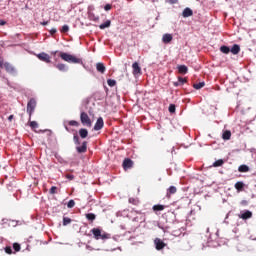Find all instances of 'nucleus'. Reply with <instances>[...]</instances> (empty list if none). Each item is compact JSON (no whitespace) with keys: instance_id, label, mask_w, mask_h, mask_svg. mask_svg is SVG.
<instances>
[{"instance_id":"30","label":"nucleus","mask_w":256,"mask_h":256,"mask_svg":"<svg viewBox=\"0 0 256 256\" xmlns=\"http://www.w3.org/2000/svg\"><path fill=\"white\" fill-rule=\"evenodd\" d=\"M71 218L69 217H63V225L64 227H67V225L71 224Z\"/></svg>"},{"instance_id":"38","label":"nucleus","mask_w":256,"mask_h":256,"mask_svg":"<svg viewBox=\"0 0 256 256\" xmlns=\"http://www.w3.org/2000/svg\"><path fill=\"white\" fill-rule=\"evenodd\" d=\"M5 253H7L8 255L13 254V249L11 248V246H6L5 247Z\"/></svg>"},{"instance_id":"31","label":"nucleus","mask_w":256,"mask_h":256,"mask_svg":"<svg viewBox=\"0 0 256 256\" xmlns=\"http://www.w3.org/2000/svg\"><path fill=\"white\" fill-rule=\"evenodd\" d=\"M56 67L59 71H67V66L65 64H57Z\"/></svg>"},{"instance_id":"24","label":"nucleus","mask_w":256,"mask_h":256,"mask_svg":"<svg viewBox=\"0 0 256 256\" xmlns=\"http://www.w3.org/2000/svg\"><path fill=\"white\" fill-rule=\"evenodd\" d=\"M85 217L88 221H91V223H93V221H95V219H97V215H95L93 213H87V214H85Z\"/></svg>"},{"instance_id":"35","label":"nucleus","mask_w":256,"mask_h":256,"mask_svg":"<svg viewBox=\"0 0 256 256\" xmlns=\"http://www.w3.org/2000/svg\"><path fill=\"white\" fill-rule=\"evenodd\" d=\"M13 249H14V251H16V252L21 251V244H19V243H14V244H13Z\"/></svg>"},{"instance_id":"1","label":"nucleus","mask_w":256,"mask_h":256,"mask_svg":"<svg viewBox=\"0 0 256 256\" xmlns=\"http://www.w3.org/2000/svg\"><path fill=\"white\" fill-rule=\"evenodd\" d=\"M59 57L63 60L66 61L67 63H75V64H81L83 63V60L81 58H77L71 54L65 53V52H60Z\"/></svg>"},{"instance_id":"37","label":"nucleus","mask_w":256,"mask_h":256,"mask_svg":"<svg viewBox=\"0 0 256 256\" xmlns=\"http://www.w3.org/2000/svg\"><path fill=\"white\" fill-rule=\"evenodd\" d=\"M31 129H37L39 127V124L36 121L30 122Z\"/></svg>"},{"instance_id":"4","label":"nucleus","mask_w":256,"mask_h":256,"mask_svg":"<svg viewBox=\"0 0 256 256\" xmlns=\"http://www.w3.org/2000/svg\"><path fill=\"white\" fill-rule=\"evenodd\" d=\"M35 107H37V101L35 98H31L27 104V113L31 119V115H33V111H35Z\"/></svg>"},{"instance_id":"50","label":"nucleus","mask_w":256,"mask_h":256,"mask_svg":"<svg viewBox=\"0 0 256 256\" xmlns=\"http://www.w3.org/2000/svg\"><path fill=\"white\" fill-rule=\"evenodd\" d=\"M66 131H69V127L65 126Z\"/></svg>"},{"instance_id":"46","label":"nucleus","mask_w":256,"mask_h":256,"mask_svg":"<svg viewBox=\"0 0 256 256\" xmlns=\"http://www.w3.org/2000/svg\"><path fill=\"white\" fill-rule=\"evenodd\" d=\"M48 24H49V21H44V22L40 23V25H43V26L48 25Z\"/></svg>"},{"instance_id":"33","label":"nucleus","mask_w":256,"mask_h":256,"mask_svg":"<svg viewBox=\"0 0 256 256\" xmlns=\"http://www.w3.org/2000/svg\"><path fill=\"white\" fill-rule=\"evenodd\" d=\"M68 125H70V127H79V122H77L75 120H70L68 122Z\"/></svg>"},{"instance_id":"39","label":"nucleus","mask_w":256,"mask_h":256,"mask_svg":"<svg viewBox=\"0 0 256 256\" xmlns=\"http://www.w3.org/2000/svg\"><path fill=\"white\" fill-rule=\"evenodd\" d=\"M175 109H176L175 104H170L169 108H168V111H169V113H175Z\"/></svg>"},{"instance_id":"26","label":"nucleus","mask_w":256,"mask_h":256,"mask_svg":"<svg viewBox=\"0 0 256 256\" xmlns=\"http://www.w3.org/2000/svg\"><path fill=\"white\" fill-rule=\"evenodd\" d=\"M108 27H111V20H107L105 23H102L99 25V29H107Z\"/></svg>"},{"instance_id":"47","label":"nucleus","mask_w":256,"mask_h":256,"mask_svg":"<svg viewBox=\"0 0 256 256\" xmlns=\"http://www.w3.org/2000/svg\"><path fill=\"white\" fill-rule=\"evenodd\" d=\"M241 205H244V206L248 205L247 200H243V201L241 202Z\"/></svg>"},{"instance_id":"10","label":"nucleus","mask_w":256,"mask_h":256,"mask_svg":"<svg viewBox=\"0 0 256 256\" xmlns=\"http://www.w3.org/2000/svg\"><path fill=\"white\" fill-rule=\"evenodd\" d=\"M239 219H243L244 221H247V219H251L253 217V212L249 210H245L244 212H241L240 215H238Z\"/></svg>"},{"instance_id":"36","label":"nucleus","mask_w":256,"mask_h":256,"mask_svg":"<svg viewBox=\"0 0 256 256\" xmlns=\"http://www.w3.org/2000/svg\"><path fill=\"white\" fill-rule=\"evenodd\" d=\"M67 207L68 209H73V207H75V200H69Z\"/></svg>"},{"instance_id":"23","label":"nucleus","mask_w":256,"mask_h":256,"mask_svg":"<svg viewBox=\"0 0 256 256\" xmlns=\"http://www.w3.org/2000/svg\"><path fill=\"white\" fill-rule=\"evenodd\" d=\"M222 139H224V141H229V139H231V131H224L222 134Z\"/></svg>"},{"instance_id":"13","label":"nucleus","mask_w":256,"mask_h":256,"mask_svg":"<svg viewBox=\"0 0 256 256\" xmlns=\"http://www.w3.org/2000/svg\"><path fill=\"white\" fill-rule=\"evenodd\" d=\"M175 193H177V187H175V186H170V187L167 189V192H166V197H167V199H171V196H172V195H175Z\"/></svg>"},{"instance_id":"19","label":"nucleus","mask_w":256,"mask_h":256,"mask_svg":"<svg viewBox=\"0 0 256 256\" xmlns=\"http://www.w3.org/2000/svg\"><path fill=\"white\" fill-rule=\"evenodd\" d=\"M96 70L98 71V73H102V74L105 73L106 71L105 64L98 62L96 64Z\"/></svg>"},{"instance_id":"48","label":"nucleus","mask_w":256,"mask_h":256,"mask_svg":"<svg viewBox=\"0 0 256 256\" xmlns=\"http://www.w3.org/2000/svg\"><path fill=\"white\" fill-rule=\"evenodd\" d=\"M13 118H14V116H13V115H10V116L8 117V121H13Z\"/></svg>"},{"instance_id":"34","label":"nucleus","mask_w":256,"mask_h":256,"mask_svg":"<svg viewBox=\"0 0 256 256\" xmlns=\"http://www.w3.org/2000/svg\"><path fill=\"white\" fill-rule=\"evenodd\" d=\"M107 83H108L109 87H115V85H117V81H115L113 79H108Z\"/></svg>"},{"instance_id":"43","label":"nucleus","mask_w":256,"mask_h":256,"mask_svg":"<svg viewBox=\"0 0 256 256\" xmlns=\"http://www.w3.org/2000/svg\"><path fill=\"white\" fill-rule=\"evenodd\" d=\"M105 11H111V4H106L104 6Z\"/></svg>"},{"instance_id":"42","label":"nucleus","mask_w":256,"mask_h":256,"mask_svg":"<svg viewBox=\"0 0 256 256\" xmlns=\"http://www.w3.org/2000/svg\"><path fill=\"white\" fill-rule=\"evenodd\" d=\"M66 179H69V181H73L75 179V176L73 174H66Z\"/></svg>"},{"instance_id":"15","label":"nucleus","mask_w":256,"mask_h":256,"mask_svg":"<svg viewBox=\"0 0 256 256\" xmlns=\"http://www.w3.org/2000/svg\"><path fill=\"white\" fill-rule=\"evenodd\" d=\"M240 51H241V47L238 44H234L230 49V52L232 55H239Z\"/></svg>"},{"instance_id":"16","label":"nucleus","mask_w":256,"mask_h":256,"mask_svg":"<svg viewBox=\"0 0 256 256\" xmlns=\"http://www.w3.org/2000/svg\"><path fill=\"white\" fill-rule=\"evenodd\" d=\"M187 83V78L178 77L177 82H173L174 87H179L180 85H185Z\"/></svg>"},{"instance_id":"32","label":"nucleus","mask_w":256,"mask_h":256,"mask_svg":"<svg viewBox=\"0 0 256 256\" xmlns=\"http://www.w3.org/2000/svg\"><path fill=\"white\" fill-rule=\"evenodd\" d=\"M73 141L75 145H81V142L79 141V135H77V133L74 134Z\"/></svg>"},{"instance_id":"12","label":"nucleus","mask_w":256,"mask_h":256,"mask_svg":"<svg viewBox=\"0 0 256 256\" xmlns=\"http://www.w3.org/2000/svg\"><path fill=\"white\" fill-rule=\"evenodd\" d=\"M234 187L238 193L245 191V183H243V181L236 182Z\"/></svg>"},{"instance_id":"17","label":"nucleus","mask_w":256,"mask_h":256,"mask_svg":"<svg viewBox=\"0 0 256 256\" xmlns=\"http://www.w3.org/2000/svg\"><path fill=\"white\" fill-rule=\"evenodd\" d=\"M193 15V10L191 8H185L182 12V17L187 18V17H192Z\"/></svg>"},{"instance_id":"44","label":"nucleus","mask_w":256,"mask_h":256,"mask_svg":"<svg viewBox=\"0 0 256 256\" xmlns=\"http://www.w3.org/2000/svg\"><path fill=\"white\" fill-rule=\"evenodd\" d=\"M49 32L50 35H55V33H57V28H52Z\"/></svg>"},{"instance_id":"41","label":"nucleus","mask_w":256,"mask_h":256,"mask_svg":"<svg viewBox=\"0 0 256 256\" xmlns=\"http://www.w3.org/2000/svg\"><path fill=\"white\" fill-rule=\"evenodd\" d=\"M69 31V26L68 25H63L61 29V33H67Z\"/></svg>"},{"instance_id":"18","label":"nucleus","mask_w":256,"mask_h":256,"mask_svg":"<svg viewBox=\"0 0 256 256\" xmlns=\"http://www.w3.org/2000/svg\"><path fill=\"white\" fill-rule=\"evenodd\" d=\"M162 41L165 44L171 43V41H173V35H171V34H164L163 37H162Z\"/></svg>"},{"instance_id":"20","label":"nucleus","mask_w":256,"mask_h":256,"mask_svg":"<svg viewBox=\"0 0 256 256\" xmlns=\"http://www.w3.org/2000/svg\"><path fill=\"white\" fill-rule=\"evenodd\" d=\"M79 135H80L81 139H87V137L89 135V131L85 128H81L79 130Z\"/></svg>"},{"instance_id":"11","label":"nucleus","mask_w":256,"mask_h":256,"mask_svg":"<svg viewBox=\"0 0 256 256\" xmlns=\"http://www.w3.org/2000/svg\"><path fill=\"white\" fill-rule=\"evenodd\" d=\"M122 167L125 171H127V169H131L133 167V160L129 158L124 159Z\"/></svg>"},{"instance_id":"29","label":"nucleus","mask_w":256,"mask_h":256,"mask_svg":"<svg viewBox=\"0 0 256 256\" xmlns=\"http://www.w3.org/2000/svg\"><path fill=\"white\" fill-rule=\"evenodd\" d=\"M193 87H194V89H203V87H205V82L193 84Z\"/></svg>"},{"instance_id":"27","label":"nucleus","mask_w":256,"mask_h":256,"mask_svg":"<svg viewBox=\"0 0 256 256\" xmlns=\"http://www.w3.org/2000/svg\"><path fill=\"white\" fill-rule=\"evenodd\" d=\"M153 211H164L165 210V206L161 205V204H156L152 207Z\"/></svg>"},{"instance_id":"9","label":"nucleus","mask_w":256,"mask_h":256,"mask_svg":"<svg viewBox=\"0 0 256 256\" xmlns=\"http://www.w3.org/2000/svg\"><path fill=\"white\" fill-rule=\"evenodd\" d=\"M132 69H133L132 73H133V75H134L135 77H137V76H139V75H142L141 66H139V63L134 62V63L132 64Z\"/></svg>"},{"instance_id":"8","label":"nucleus","mask_w":256,"mask_h":256,"mask_svg":"<svg viewBox=\"0 0 256 256\" xmlns=\"http://www.w3.org/2000/svg\"><path fill=\"white\" fill-rule=\"evenodd\" d=\"M103 127H105V122L103 121V117H99L94 125V131H101Z\"/></svg>"},{"instance_id":"3","label":"nucleus","mask_w":256,"mask_h":256,"mask_svg":"<svg viewBox=\"0 0 256 256\" xmlns=\"http://www.w3.org/2000/svg\"><path fill=\"white\" fill-rule=\"evenodd\" d=\"M91 233L92 235H94V238L96 240H99V239H109V234L107 233H101V230L99 228H93L91 230Z\"/></svg>"},{"instance_id":"21","label":"nucleus","mask_w":256,"mask_h":256,"mask_svg":"<svg viewBox=\"0 0 256 256\" xmlns=\"http://www.w3.org/2000/svg\"><path fill=\"white\" fill-rule=\"evenodd\" d=\"M177 68H178V72L181 73L182 75L187 74V72L189 71V68H187L186 65H179Z\"/></svg>"},{"instance_id":"49","label":"nucleus","mask_w":256,"mask_h":256,"mask_svg":"<svg viewBox=\"0 0 256 256\" xmlns=\"http://www.w3.org/2000/svg\"><path fill=\"white\" fill-rule=\"evenodd\" d=\"M5 23H6V22L3 21V20L0 21V25H5Z\"/></svg>"},{"instance_id":"22","label":"nucleus","mask_w":256,"mask_h":256,"mask_svg":"<svg viewBox=\"0 0 256 256\" xmlns=\"http://www.w3.org/2000/svg\"><path fill=\"white\" fill-rule=\"evenodd\" d=\"M239 173H249V166L242 164L238 167Z\"/></svg>"},{"instance_id":"14","label":"nucleus","mask_w":256,"mask_h":256,"mask_svg":"<svg viewBox=\"0 0 256 256\" xmlns=\"http://www.w3.org/2000/svg\"><path fill=\"white\" fill-rule=\"evenodd\" d=\"M77 153H87V141L82 142L81 146L76 147Z\"/></svg>"},{"instance_id":"40","label":"nucleus","mask_w":256,"mask_h":256,"mask_svg":"<svg viewBox=\"0 0 256 256\" xmlns=\"http://www.w3.org/2000/svg\"><path fill=\"white\" fill-rule=\"evenodd\" d=\"M57 193V187L56 186H52L50 188V195H55Z\"/></svg>"},{"instance_id":"45","label":"nucleus","mask_w":256,"mask_h":256,"mask_svg":"<svg viewBox=\"0 0 256 256\" xmlns=\"http://www.w3.org/2000/svg\"><path fill=\"white\" fill-rule=\"evenodd\" d=\"M129 203H133V205H136L137 200H135L134 198H129Z\"/></svg>"},{"instance_id":"28","label":"nucleus","mask_w":256,"mask_h":256,"mask_svg":"<svg viewBox=\"0 0 256 256\" xmlns=\"http://www.w3.org/2000/svg\"><path fill=\"white\" fill-rule=\"evenodd\" d=\"M224 163L225 161L223 159H219L213 163V167H221Z\"/></svg>"},{"instance_id":"7","label":"nucleus","mask_w":256,"mask_h":256,"mask_svg":"<svg viewBox=\"0 0 256 256\" xmlns=\"http://www.w3.org/2000/svg\"><path fill=\"white\" fill-rule=\"evenodd\" d=\"M36 57H38V59L40 61H43L44 63H51V56H49V54H47L45 52L37 54Z\"/></svg>"},{"instance_id":"25","label":"nucleus","mask_w":256,"mask_h":256,"mask_svg":"<svg viewBox=\"0 0 256 256\" xmlns=\"http://www.w3.org/2000/svg\"><path fill=\"white\" fill-rule=\"evenodd\" d=\"M220 51L225 55H229V53H231V48H229V46H221Z\"/></svg>"},{"instance_id":"6","label":"nucleus","mask_w":256,"mask_h":256,"mask_svg":"<svg viewBox=\"0 0 256 256\" xmlns=\"http://www.w3.org/2000/svg\"><path fill=\"white\" fill-rule=\"evenodd\" d=\"M154 245H155L157 251H161V249H165V247H167V244L165 242H163V240H161V238H156L154 240Z\"/></svg>"},{"instance_id":"5","label":"nucleus","mask_w":256,"mask_h":256,"mask_svg":"<svg viewBox=\"0 0 256 256\" xmlns=\"http://www.w3.org/2000/svg\"><path fill=\"white\" fill-rule=\"evenodd\" d=\"M1 69H5V71L10 75H16L17 73V70L9 62H4L3 65L1 66Z\"/></svg>"},{"instance_id":"2","label":"nucleus","mask_w":256,"mask_h":256,"mask_svg":"<svg viewBox=\"0 0 256 256\" xmlns=\"http://www.w3.org/2000/svg\"><path fill=\"white\" fill-rule=\"evenodd\" d=\"M80 121L85 127H92L93 125V122L91 121V118L89 117V114H87V112H81Z\"/></svg>"}]
</instances>
